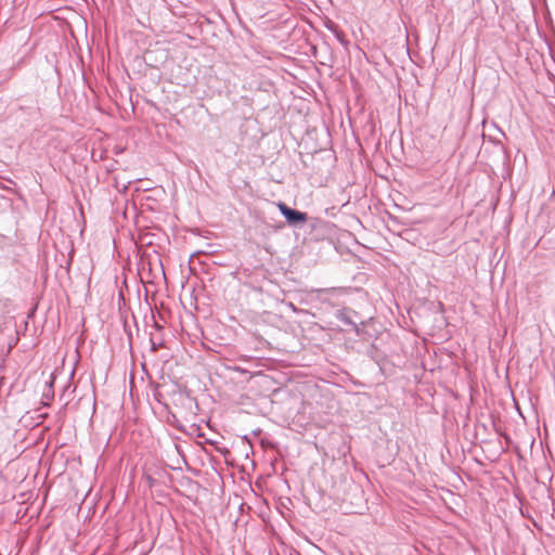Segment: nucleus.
Returning a JSON list of instances; mask_svg holds the SVG:
<instances>
[{"mask_svg": "<svg viewBox=\"0 0 555 555\" xmlns=\"http://www.w3.org/2000/svg\"><path fill=\"white\" fill-rule=\"evenodd\" d=\"M341 320H344L345 322L350 323V321L348 319L341 318Z\"/></svg>", "mask_w": 555, "mask_h": 555, "instance_id": "3", "label": "nucleus"}, {"mask_svg": "<svg viewBox=\"0 0 555 555\" xmlns=\"http://www.w3.org/2000/svg\"><path fill=\"white\" fill-rule=\"evenodd\" d=\"M278 208L280 212L284 216L288 224L297 225L299 223H305L308 219L307 214L289 208L286 204L280 202L278 203Z\"/></svg>", "mask_w": 555, "mask_h": 555, "instance_id": "1", "label": "nucleus"}, {"mask_svg": "<svg viewBox=\"0 0 555 555\" xmlns=\"http://www.w3.org/2000/svg\"><path fill=\"white\" fill-rule=\"evenodd\" d=\"M336 37H337V39H338L340 42H343V36H341V34H340V33H338V31H337V33H336Z\"/></svg>", "mask_w": 555, "mask_h": 555, "instance_id": "2", "label": "nucleus"}]
</instances>
